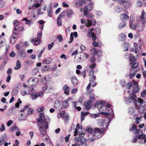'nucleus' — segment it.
<instances>
[{
    "label": "nucleus",
    "mask_w": 146,
    "mask_h": 146,
    "mask_svg": "<svg viewBox=\"0 0 146 146\" xmlns=\"http://www.w3.org/2000/svg\"><path fill=\"white\" fill-rule=\"evenodd\" d=\"M104 102H97L96 103L95 106L97 107L100 112H101L102 115L106 116L114 115L113 110L110 108V105L109 104L106 105H104Z\"/></svg>",
    "instance_id": "2"
},
{
    "label": "nucleus",
    "mask_w": 146,
    "mask_h": 146,
    "mask_svg": "<svg viewBox=\"0 0 146 146\" xmlns=\"http://www.w3.org/2000/svg\"><path fill=\"white\" fill-rule=\"evenodd\" d=\"M141 96L142 98L144 97L146 95V90H144L141 93Z\"/></svg>",
    "instance_id": "62"
},
{
    "label": "nucleus",
    "mask_w": 146,
    "mask_h": 146,
    "mask_svg": "<svg viewBox=\"0 0 146 146\" xmlns=\"http://www.w3.org/2000/svg\"><path fill=\"white\" fill-rule=\"evenodd\" d=\"M141 20L146 18V14L145 11L143 10L142 11V13L140 17Z\"/></svg>",
    "instance_id": "28"
},
{
    "label": "nucleus",
    "mask_w": 146,
    "mask_h": 146,
    "mask_svg": "<svg viewBox=\"0 0 146 146\" xmlns=\"http://www.w3.org/2000/svg\"><path fill=\"white\" fill-rule=\"evenodd\" d=\"M64 111H60L58 115V118H60L61 117H62L63 118H64Z\"/></svg>",
    "instance_id": "47"
},
{
    "label": "nucleus",
    "mask_w": 146,
    "mask_h": 146,
    "mask_svg": "<svg viewBox=\"0 0 146 146\" xmlns=\"http://www.w3.org/2000/svg\"><path fill=\"white\" fill-rule=\"evenodd\" d=\"M49 121H46L47 119L46 118L43 113H40L39 118L37 119V125L40 132L41 134L45 135L46 134L47 130L48 128V123L50 121V119L48 117Z\"/></svg>",
    "instance_id": "1"
},
{
    "label": "nucleus",
    "mask_w": 146,
    "mask_h": 146,
    "mask_svg": "<svg viewBox=\"0 0 146 146\" xmlns=\"http://www.w3.org/2000/svg\"><path fill=\"white\" fill-rule=\"evenodd\" d=\"M120 39L121 41H124L125 40L126 36L123 33H122L120 34Z\"/></svg>",
    "instance_id": "34"
},
{
    "label": "nucleus",
    "mask_w": 146,
    "mask_h": 146,
    "mask_svg": "<svg viewBox=\"0 0 146 146\" xmlns=\"http://www.w3.org/2000/svg\"><path fill=\"white\" fill-rule=\"evenodd\" d=\"M92 102V101L90 100L88 101L87 102L85 103L84 104V106L85 107V108L86 109H89L91 106V104Z\"/></svg>",
    "instance_id": "18"
},
{
    "label": "nucleus",
    "mask_w": 146,
    "mask_h": 146,
    "mask_svg": "<svg viewBox=\"0 0 146 146\" xmlns=\"http://www.w3.org/2000/svg\"><path fill=\"white\" fill-rule=\"evenodd\" d=\"M18 53L22 58H25L26 57V54L25 52L23 50H19Z\"/></svg>",
    "instance_id": "22"
},
{
    "label": "nucleus",
    "mask_w": 146,
    "mask_h": 146,
    "mask_svg": "<svg viewBox=\"0 0 146 146\" xmlns=\"http://www.w3.org/2000/svg\"><path fill=\"white\" fill-rule=\"evenodd\" d=\"M135 18L133 17V15H131L130 17V21L131 23H133L134 22L135 20Z\"/></svg>",
    "instance_id": "61"
},
{
    "label": "nucleus",
    "mask_w": 146,
    "mask_h": 146,
    "mask_svg": "<svg viewBox=\"0 0 146 146\" xmlns=\"http://www.w3.org/2000/svg\"><path fill=\"white\" fill-rule=\"evenodd\" d=\"M36 94H37L38 97H42L44 95V93L42 91Z\"/></svg>",
    "instance_id": "52"
},
{
    "label": "nucleus",
    "mask_w": 146,
    "mask_h": 146,
    "mask_svg": "<svg viewBox=\"0 0 146 146\" xmlns=\"http://www.w3.org/2000/svg\"><path fill=\"white\" fill-rule=\"evenodd\" d=\"M18 33V31L16 28H14L13 31V34L12 35L11 37L13 38L17 37V34Z\"/></svg>",
    "instance_id": "15"
},
{
    "label": "nucleus",
    "mask_w": 146,
    "mask_h": 146,
    "mask_svg": "<svg viewBox=\"0 0 146 146\" xmlns=\"http://www.w3.org/2000/svg\"><path fill=\"white\" fill-rule=\"evenodd\" d=\"M15 130H19V129L18 128V127L16 126H12L10 128L9 131L10 132H12Z\"/></svg>",
    "instance_id": "29"
},
{
    "label": "nucleus",
    "mask_w": 146,
    "mask_h": 146,
    "mask_svg": "<svg viewBox=\"0 0 146 146\" xmlns=\"http://www.w3.org/2000/svg\"><path fill=\"white\" fill-rule=\"evenodd\" d=\"M71 98H69L65 101V102L64 103V108H66L68 106V102L71 101Z\"/></svg>",
    "instance_id": "32"
},
{
    "label": "nucleus",
    "mask_w": 146,
    "mask_h": 146,
    "mask_svg": "<svg viewBox=\"0 0 146 146\" xmlns=\"http://www.w3.org/2000/svg\"><path fill=\"white\" fill-rule=\"evenodd\" d=\"M52 12L51 10V7H50V10L48 11V16L50 17H51L52 14Z\"/></svg>",
    "instance_id": "59"
},
{
    "label": "nucleus",
    "mask_w": 146,
    "mask_h": 146,
    "mask_svg": "<svg viewBox=\"0 0 146 146\" xmlns=\"http://www.w3.org/2000/svg\"><path fill=\"white\" fill-rule=\"evenodd\" d=\"M104 121H108V122H106V126H108L109 123L110 121L111 120L110 119V118L109 117H108L106 118L105 119H104Z\"/></svg>",
    "instance_id": "48"
},
{
    "label": "nucleus",
    "mask_w": 146,
    "mask_h": 146,
    "mask_svg": "<svg viewBox=\"0 0 146 146\" xmlns=\"http://www.w3.org/2000/svg\"><path fill=\"white\" fill-rule=\"evenodd\" d=\"M134 111V108L133 107H130L129 108V113L131 114L133 113Z\"/></svg>",
    "instance_id": "55"
},
{
    "label": "nucleus",
    "mask_w": 146,
    "mask_h": 146,
    "mask_svg": "<svg viewBox=\"0 0 146 146\" xmlns=\"http://www.w3.org/2000/svg\"><path fill=\"white\" fill-rule=\"evenodd\" d=\"M74 141L75 142L76 145L78 146H87L86 141L83 140L80 137H75Z\"/></svg>",
    "instance_id": "5"
},
{
    "label": "nucleus",
    "mask_w": 146,
    "mask_h": 146,
    "mask_svg": "<svg viewBox=\"0 0 146 146\" xmlns=\"http://www.w3.org/2000/svg\"><path fill=\"white\" fill-rule=\"evenodd\" d=\"M126 23L125 21L122 22L120 23L119 25V28L120 29H121L124 27L126 25Z\"/></svg>",
    "instance_id": "26"
},
{
    "label": "nucleus",
    "mask_w": 146,
    "mask_h": 146,
    "mask_svg": "<svg viewBox=\"0 0 146 146\" xmlns=\"http://www.w3.org/2000/svg\"><path fill=\"white\" fill-rule=\"evenodd\" d=\"M93 5L92 3L89 4L88 5L84 7H81L80 9V12H83L84 15L89 19L93 18L94 15L92 13H88V12L92 10L93 9Z\"/></svg>",
    "instance_id": "3"
},
{
    "label": "nucleus",
    "mask_w": 146,
    "mask_h": 146,
    "mask_svg": "<svg viewBox=\"0 0 146 146\" xmlns=\"http://www.w3.org/2000/svg\"><path fill=\"white\" fill-rule=\"evenodd\" d=\"M74 36L75 38H76L78 36V33L76 32L74 33H71L70 35V40L68 42L69 43H70L73 41L74 38L73 36Z\"/></svg>",
    "instance_id": "12"
},
{
    "label": "nucleus",
    "mask_w": 146,
    "mask_h": 146,
    "mask_svg": "<svg viewBox=\"0 0 146 146\" xmlns=\"http://www.w3.org/2000/svg\"><path fill=\"white\" fill-rule=\"evenodd\" d=\"M97 54L98 57H100L102 54V51L101 49H99L97 51Z\"/></svg>",
    "instance_id": "44"
},
{
    "label": "nucleus",
    "mask_w": 146,
    "mask_h": 146,
    "mask_svg": "<svg viewBox=\"0 0 146 146\" xmlns=\"http://www.w3.org/2000/svg\"><path fill=\"white\" fill-rule=\"evenodd\" d=\"M57 38L58 39V41L60 42H62L63 40L62 36L61 35H58L57 36Z\"/></svg>",
    "instance_id": "50"
},
{
    "label": "nucleus",
    "mask_w": 146,
    "mask_h": 146,
    "mask_svg": "<svg viewBox=\"0 0 146 146\" xmlns=\"http://www.w3.org/2000/svg\"><path fill=\"white\" fill-rule=\"evenodd\" d=\"M131 64H132L131 66L133 68H137L138 65V63L136 62H131Z\"/></svg>",
    "instance_id": "39"
},
{
    "label": "nucleus",
    "mask_w": 146,
    "mask_h": 146,
    "mask_svg": "<svg viewBox=\"0 0 146 146\" xmlns=\"http://www.w3.org/2000/svg\"><path fill=\"white\" fill-rule=\"evenodd\" d=\"M52 61V58L49 57H47L45 58L43 62V63L47 64H50Z\"/></svg>",
    "instance_id": "17"
},
{
    "label": "nucleus",
    "mask_w": 146,
    "mask_h": 146,
    "mask_svg": "<svg viewBox=\"0 0 146 146\" xmlns=\"http://www.w3.org/2000/svg\"><path fill=\"white\" fill-rule=\"evenodd\" d=\"M40 5V3H36L33 4L32 6V8L33 9H35L36 8H38L39 7Z\"/></svg>",
    "instance_id": "46"
},
{
    "label": "nucleus",
    "mask_w": 146,
    "mask_h": 146,
    "mask_svg": "<svg viewBox=\"0 0 146 146\" xmlns=\"http://www.w3.org/2000/svg\"><path fill=\"white\" fill-rule=\"evenodd\" d=\"M96 79V77L94 76H91L90 78V83L88 84L87 86V88H88L91 87V85L92 84V83H94Z\"/></svg>",
    "instance_id": "14"
},
{
    "label": "nucleus",
    "mask_w": 146,
    "mask_h": 146,
    "mask_svg": "<svg viewBox=\"0 0 146 146\" xmlns=\"http://www.w3.org/2000/svg\"><path fill=\"white\" fill-rule=\"evenodd\" d=\"M142 21V24L143 26H146V18L141 20Z\"/></svg>",
    "instance_id": "64"
},
{
    "label": "nucleus",
    "mask_w": 146,
    "mask_h": 146,
    "mask_svg": "<svg viewBox=\"0 0 146 146\" xmlns=\"http://www.w3.org/2000/svg\"><path fill=\"white\" fill-rule=\"evenodd\" d=\"M42 32L41 31H38L37 33V37L34 40V39L32 38L31 40V42L32 43H34L36 45L38 44L40 42V39L42 36Z\"/></svg>",
    "instance_id": "7"
},
{
    "label": "nucleus",
    "mask_w": 146,
    "mask_h": 146,
    "mask_svg": "<svg viewBox=\"0 0 146 146\" xmlns=\"http://www.w3.org/2000/svg\"><path fill=\"white\" fill-rule=\"evenodd\" d=\"M130 127L131 128L130 129L129 131L133 132V131L136 128V126L134 124H131L130 125Z\"/></svg>",
    "instance_id": "42"
},
{
    "label": "nucleus",
    "mask_w": 146,
    "mask_h": 146,
    "mask_svg": "<svg viewBox=\"0 0 146 146\" xmlns=\"http://www.w3.org/2000/svg\"><path fill=\"white\" fill-rule=\"evenodd\" d=\"M121 20H127L129 19V17L125 14H121L120 16Z\"/></svg>",
    "instance_id": "20"
},
{
    "label": "nucleus",
    "mask_w": 146,
    "mask_h": 146,
    "mask_svg": "<svg viewBox=\"0 0 146 146\" xmlns=\"http://www.w3.org/2000/svg\"><path fill=\"white\" fill-rule=\"evenodd\" d=\"M54 44V42H52L50 44H49L48 45V50H50L52 47L53 46Z\"/></svg>",
    "instance_id": "57"
},
{
    "label": "nucleus",
    "mask_w": 146,
    "mask_h": 146,
    "mask_svg": "<svg viewBox=\"0 0 146 146\" xmlns=\"http://www.w3.org/2000/svg\"><path fill=\"white\" fill-rule=\"evenodd\" d=\"M136 136L137 137V138L139 139H143L146 137V135L144 134H143L142 133L140 135H139V136L136 135Z\"/></svg>",
    "instance_id": "38"
},
{
    "label": "nucleus",
    "mask_w": 146,
    "mask_h": 146,
    "mask_svg": "<svg viewBox=\"0 0 146 146\" xmlns=\"http://www.w3.org/2000/svg\"><path fill=\"white\" fill-rule=\"evenodd\" d=\"M86 23L87 24V27H90L92 25L94 26L95 25L96 23V22L95 20L94 19L92 18L91 20L89 19H87L86 20Z\"/></svg>",
    "instance_id": "10"
},
{
    "label": "nucleus",
    "mask_w": 146,
    "mask_h": 146,
    "mask_svg": "<svg viewBox=\"0 0 146 146\" xmlns=\"http://www.w3.org/2000/svg\"><path fill=\"white\" fill-rule=\"evenodd\" d=\"M27 116L25 114L24 115L23 114H21V117H19V119L22 121L24 120L26 118Z\"/></svg>",
    "instance_id": "40"
},
{
    "label": "nucleus",
    "mask_w": 146,
    "mask_h": 146,
    "mask_svg": "<svg viewBox=\"0 0 146 146\" xmlns=\"http://www.w3.org/2000/svg\"><path fill=\"white\" fill-rule=\"evenodd\" d=\"M17 38V37H14V38H13V37H11V36L9 39V41L10 43L12 44H14V43H15V39Z\"/></svg>",
    "instance_id": "37"
},
{
    "label": "nucleus",
    "mask_w": 146,
    "mask_h": 146,
    "mask_svg": "<svg viewBox=\"0 0 146 146\" xmlns=\"http://www.w3.org/2000/svg\"><path fill=\"white\" fill-rule=\"evenodd\" d=\"M33 21L31 20H28L27 21H26V23L27 24L29 25H31L33 24Z\"/></svg>",
    "instance_id": "54"
},
{
    "label": "nucleus",
    "mask_w": 146,
    "mask_h": 146,
    "mask_svg": "<svg viewBox=\"0 0 146 146\" xmlns=\"http://www.w3.org/2000/svg\"><path fill=\"white\" fill-rule=\"evenodd\" d=\"M25 108L28 110L27 114L29 115H31L33 113V110L31 108H30L29 107V106H25Z\"/></svg>",
    "instance_id": "16"
},
{
    "label": "nucleus",
    "mask_w": 146,
    "mask_h": 146,
    "mask_svg": "<svg viewBox=\"0 0 146 146\" xmlns=\"http://www.w3.org/2000/svg\"><path fill=\"white\" fill-rule=\"evenodd\" d=\"M142 6V3L140 0H138L137 2V7H141Z\"/></svg>",
    "instance_id": "53"
},
{
    "label": "nucleus",
    "mask_w": 146,
    "mask_h": 146,
    "mask_svg": "<svg viewBox=\"0 0 146 146\" xmlns=\"http://www.w3.org/2000/svg\"><path fill=\"white\" fill-rule=\"evenodd\" d=\"M133 93H136L138 92L140 88H139L138 85H137L133 87Z\"/></svg>",
    "instance_id": "30"
},
{
    "label": "nucleus",
    "mask_w": 146,
    "mask_h": 146,
    "mask_svg": "<svg viewBox=\"0 0 146 146\" xmlns=\"http://www.w3.org/2000/svg\"><path fill=\"white\" fill-rule=\"evenodd\" d=\"M69 88L68 87L67 85H64V94H68L69 93Z\"/></svg>",
    "instance_id": "31"
},
{
    "label": "nucleus",
    "mask_w": 146,
    "mask_h": 146,
    "mask_svg": "<svg viewBox=\"0 0 146 146\" xmlns=\"http://www.w3.org/2000/svg\"><path fill=\"white\" fill-rule=\"evenodd\" d=\"M30 97L31 98L32 100H35L38 98V96L37 95V94L36 93H33L31 94L30 96Z\"/></svg>",
    "instance_id": "27"
},
{
    "label": "nucleus",
    "mask_w": 146,
    "mask_h": 146,
    "mask_svg": "<svg viewBox=\"0 0 146 146\" xmlns=\"http://www.w3.org/2000/svg\"><path fill=\"white\" fill-rule=\"evenodd\" d=\"M69 115L64 113V120L66 121H68L69 120Z\"/></svg>",
    "instance_id": "56"
},
{
    "label": "nucleus",
    "mask_w": 146,
    "mask_h": 146,
    "mask_svg": "<svg viewBox=\"0 0 146 146\" xmlns=\"http://www.w3.org/2000/svg\"><path fill=\"white\" fill-rule=\"evenodd\" d=\"M120 84L123 87H124L126 84V82L125 80H121V81Z\"/></svg>",
    "instance_id": "63"
},
{
    "label": "nucleus",
    "mask_w": 146,
    "mask_h": 146,
    "mask_svg": "<svg viewBox=\"0 0 146 146\" xmlns=\"http://www.w3.org/2000/svg\"><path fill=\"white\" fill-rule=\"evenodd\" d=\"M104 129H100L98 128H95L93 133V136H94L96 139L101 137L104 131Z\"/></svg>",
    "instance_id": "6"
},
{
    "label": "nucleus",
    "mask_w": 146,
    "mask_h": 146,
    "mask_svg": "<svg viewBox=\"0 0 146 146\" xmlns=\"http://www.w3.org/2000/svg\"><path fill=\"white\" fill-rule=\"evenodd\" d=\"M123 47L126 48V49L124 50L125 51H127L128 50V48L130 47L129 44L127 42H125L124 44Z\"/></svg>",
    "instance_id": "33"
},
{
    "label": "nucleus",
    "mask_w": 146,
    "mask_h": 146,
    "mask_svg": "<svg viewBox=\"0 0 146 146\" xmlns=\"http://www.w3.org/2000/svg\"><path fill=\"white\" fill-rule=\"evenodd\" d=\"M88 137L89 138L88 139V140L89 142H92L96 139L94 136H93V133L89 134L88 135Z\"/></svg>",
    "instance_id": "13"
},
{
    "label": "nucleus",
    "mask_w": 146,
    "mask_h": 146,
    "mask_svg": "<svg viewBox=\"0 0 146 146\" xmlns=\"http://www.w3.org/2000/svg\"><path fill=\"white\" fill-rule=\"evenodd\" d=\"M19 90H13L12 92V95H15L17 94Z\"/></svg>",
    "instance_id": "60"
},
{
    "label": "nucleus",
    "mask_w": 146,
    "mask_h": 146,
    "mask_svg": "<svg viewBox=\"0 0 146 146\" xmlns=\"http://www.w3.org/2000/svg\"><path fill=\"white\" fill-rule=\"evenodd\" d=\"M44 110V108L43 107H42L40 108H37L36 110L38 112H40L43 111Z\"/></svg>",
    "instance_id": "51"
},
{
    "label": "nucleus",
    "mask_w": 146,
    "mask_h": 146,
    "mask_svg": "<svg viewBox=\"0 0 146 146\" xmlns=\"http://www.w3.org/2000/svg\"><path fill=\"white\" fill-rule=\"evenodd\" d=\"M93 30V28H90L88 30L87 36L89 38L92 37L93 41H98V38L96 37V35L94 33H92Z\"/></svg>",
    "instance_id": "8"
},
{
    "label": "nucleus",
    "mask_w": 146,
    "mask_h": 146,
    "mask_svg": "<svg viewBox=\"0 0 146 146\" xmlns=\"http://www.w3.org/2000/svg\"><path fill=\"white\" fill-rule=\"evenodd\" d=\"M64 11L62 12L60 14V15L58 16L57 18V25L58 26H61L62 25V23L61 21V18L62 17H64Z\"/></svg>",
    "instance_id": "11"
},
{
    "label": "nucleus",
    "mask_w": 146,
    "mask_h": 146,
    "mask_svg": "<svg viewBox=\"0 0 146 146\" xmlns=\"http://www.w3.org/2000/svg\"><path fill=\"white\" fill-rule=\"evenodd\" d=\"M137 101L139 104H138L136 106L138 108L139 112L142 113L146 110V102L141 98H138Z\"/></svg>",
    "instance_id": "4"
},
{
    "label": "nucleus",
    "mask_w": 146,
    "mask_h": 146,
    "mask_svg": "<svg viewBox=\"0 0 146 146\" xmlns=\"http://www.w3.org/2000/svg\"><path fill=\"white\" fill-rule=\"evenodd\" d=\"M66 13L68 17H70L73 15L74 13L72 9H68L66 11Z\"/></svg>",
    "instance_id": "23"
},
{
    "label": "nucleus",
    "mask_w": 146,
    "mask_h": 146,
    "mask_svg": "<svg viewBox=\"0 0 146 146\" xmlns=\"http://www.w3.org/2000/svg\"><path fill=\"white\" fill-rule=\"evenodd\" d=\"M97 49L96 48H93L91 50V54L94 56L96 55L97 52Z\"/></svg>",
    "instance_id": "41"
},
{
    "label": "nucleus",
    "mask_w": 146,
    "mask_h": 146,
    "mask_svg": "<svg viewBox=\"0 0 146 146\" xmlns=\"http://www.w3.org/2000/svg\"><path fill=\"white\" fill-rule=\"evenodd\" d=\"M1 139L3 142L6 141L7 140V137L5 135L3 136Z\"/></svg>",
    "instance_id": "58"
},
{
    "label": "nucleus",
    "mask_w": 146,
    "mask_h": 146,
    "mask_svg": "<svg viewBox=\"0 0 146 146\" xmlns=\"http://www.w3.org/2000/svg\"><path fill=\"white\" fill-rule=\"evenodd\" d=\"M90 116L92 118H95L97 117H99V115L96 114H92L90 115Z\"/></svg>",
    "instance_id": "49"
},
{
    "label": "nucleus",
    "mask_w": 146,
    "mask_h": 146,
    "mask_svg": "<svg viewBox=\"0 0 146 146\" xmlns=\"http://www.w3.org/2000/svg\"><path fill=\"white\" fill-rule=\"evenodd\" d=\"M129 98L132 102L135 103L136 106L138 105L137 103L138 102L137 99V100L136 96L134 94H130L129 96Z\"/></svg>",
    "instance_id": "9"
},
{
    "label": "nucleus",
    "mask_w": 146,
    "mask_h": 146,
    "mask_svg": "<svg viewBox=\"0 0 146 146\" xmlns=\"http://www.w3.org/2000/svg\"><path fill=\"white\" fill-rule=\"evenodd\" d=\"M123 8L121 7L118 6L115 9V11L117 13H119L121 12Z\"/></svg>",
    "instance_id": "35"
},
{
    "label": "nucleus",
    "mask_w": 146,
    "mask_h": 146,
    "mask_svg": "<svg viewBox=\"0 0 146 146\" xmlns=\"http://www.w3.org/2000/svg\"><path fill=\"white\" fill-rule=\"evenodd\" d=\"M141 117H138L136 118L135 122L137 124H138L141 121Z\"/></svg>",
    "instance_id": "45"
},
{
    "label": "nucleus",
    "mask_w": 146,
    "mask_h": 146,
    "mask_svg": "<svg viewBox=\"0 0 146 146\" xmlns=\"http://www.w3.org/2000/svg\"><path fill=\"white\" fill-rule=\"evenodd\" d=\"M138 23H136L135 24L133 23H130L129 24L130 28L132 30H135L136 29Z\"/></svg>",
    "instance_id": "25"
},
{
    "label": "nucleus",
    "mask_w": 146,
    "mask_h": 146,
    "mask_svg": "<svg viewBox=\"0 0 146 146\" xmlns=\"http://www.w3.org/2000/svg\"><path fill=\"white\" fill-rule=\"evenodd\" d=\"M86 131L89 133V134L92 133L93 131V129L91 127H87L86 129Z\"/></svg>",
    "instance_id": "36"
},
{
    "label": "nucleus",
    "mask_w": 146,
    "mask_h": 146,
    "mask_svg": "<svg viewBox=\"0 0 146 146\" xmlns=\"http://www.w3.org/2000/svg\"><path fill=\"white\" fill-rule=\"evenodd\" d=\"M96 64L95 63H93L92 64H88L86 67V69L87 70L93 69L96 67Z\"/></svg>",
    "instance_id": "19"
},
{
    "label": "nucleus",
    "mask_w": 146,
    "mask_h": 146,
    "mask_svg": "<svg viewBox=\"0 0 146 146\" xmlns=\"http://www.w3.org/2000/svg\"><path fill=\"white\" fill-rule=\"evenodd\" d=\"M71 80L73 85H75L78 84V80L76 77L72 76L71 78Z\"/></svg>",
    "instance_id": "21"
},
{
    "label": "nucleus",
    "mask_w": 146,
    "mask_h": 146,
    "mask_svg": "<svg viewBox=\"0 0 146 146\" xmlns=\"http://www.w3.org/2000/svg\"><path fill=\"white\" fill-rule=\"evenodd\" d=\"M25 63L26 66H29L32 64L33 63L31 60L29 59H27L26 60Z\"/></svg>",
    "instance_id": "43"
},
{
    "label": "nucleus",
    "mask_w": 146,
    "mask_h": 146,
    "mask_svg": "<svg viewBox=\"0 0 146 146\" xmlns=\"http://www.w3.org/2000/svg\"><path fill=\"white\" fill-rule=\"evenodd\" d=\"M21 62L19 60H18L17 61L16 65L14 67V69L16 70H18L21 68Z\"/></svg>",
    "instance_id": "24"
}]
</instances>
